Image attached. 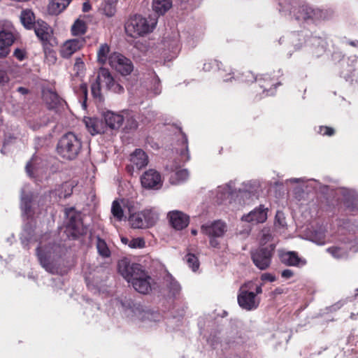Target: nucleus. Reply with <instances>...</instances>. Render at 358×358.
<instances>
[{
	"mask_svg": "<svg viewBox=\"0 0 358 358\" xmlns=\"http://www.w3.org/2000/svg\"><path fill=\"white\" fill-rule=\"evenodd\" d=\"M97 62L100 65L98 76L96 82L91 86L93 96L99 99H101V90L106 89L110 90L112 83L110 71L106 66H112V53L110 46L102 44L97 51Z\"/></svg>",
	"mask_w": 358,
	"mask_h": 358,
	"instance_id": "nucleus-1",
	"label": "nucleus"
},
{
	"mask_svg": "<svg viewBox=\"0 0 358 358\" xmlns=\"http://www.w3.org/2000/svg\"><path fill=\"white\" fill-rule=\"evenodd\" d=\"M119 273L138 292L145 294L151 290L152 278L139 264H130L127 259L119 261Z\"/></svg>",
	"mask_w": 358,
	"mask_h": 358,
	"instance_id": "nucleus-2",
	"label": "nucleus"
},
{
	"mask_svg": "<svg viewBox=\"0 0 358 358\" xmlns=\"http://www.w3.org/2000/svg\"><path fill=\"white\" fill-rule=\"evenodd\" d=\"M82 148L80 138L72 132L63 135L58 141L57 152L58 155L67 160L76 159Z\"/></svg>",
	"mask_w": 358,
	"mask_h": 358,
	"instance_id": "nucleus-3",
	"label": "nucleus"
},
{
	"mask_svg": "<svg viewBox=\"0 0 358 358\" xmlns=\"http://www.w3.org/2000/svg\"><path fill=\"white\" fill-rule=\"evenodd\" d=\"M55 245L50 234L43 236L36 249V255L41 265L50 273H55L57 268L52 261V255L55 252Z\"/></svg>",
	"mask_w": 358,
	"mask_h": 358,
	"instance_id": "nucleus-4",
	"label": "nucleus"
},
{
	"mask_svg": "<svg viewBox=\"0 0 358 358\" xmlns=\"http://www.w3.org/2000/svg\"><path fill=\"white\" fill-rule=\"evenodd\" d=\"M156 24V20H153L150 23L141 15H134L128 19L125 23L124 29L129 36L136 38L152 31Z\"/></svg>",
	"mask_w": 358,
	"mask_h": 358,
	"instance_id": "nucleus-5",
	"label": "nucleus"
},
{
	"mask_svg": "<svg viewBox=\"0 0 358 358\" xmlns=\"http://www.w3.org/2000/svg\"><path fill=\"white\" fill-rule=\"evenodd\" d=\"M279 85L275 78L268 73H265L257 77L256 82L252 86V91L255 97L260 99L273 95Z\"/></svg>",
	"mask_w": 358,
	"mask_h": 358,
	"instance_id": "nucleus-6",
	"label": "nucleus"
},
{
	"mask_svg": "<svg viewBox=\"0 0 358 358\" xmlns=\"http://www.w3.org/2000/svg\"><path fill=\"white\" fill-rule=\"evenodd\" d=\"M127 220L133 229H148L155 225L157 217L152 210L145 209L130 213Z\"/></svg>",
	"mask_w": 358,
	"mask_h": 358,
	"instance_id": "nucleus-7",
	"label": "nucleus"
},
{
	"mask_svg": "<svg viewBox=\"0 0 358 358\" xmlns=\"http://www.w3.org/2000/svg\"><path fill=\"white\" fill-rule=\"evenodd\" d=\"M83 122L92 135L104 133L108 128H112V112L110 110L103 111L101 120L85 117Z\"/></svg>",
	"mask_w": 358,
	"mask_h": 358,
	"instance_id": "nucleus-8",
	"label": "nucleus"
},
{
	"mask_svg": "<svg viewBox=\"0 0 358 358\" xmlns=\"http://www.w3.org/2000/svg\"><path fill=\"white\" fill-rule=\"evenodd\" d=\"M227 230L226 223L221 220H216L210 224H203L201 227V232L209 237L210 245L215 248L220 246L217 238L222 237Z\"/></svg>",
	"mask_w": 358,
	"mask_h": 358,
	"instance_id": "nucleus-9",
	"label": "nucleus"
},
{
	"mask_svg": "<svg viewBox=\"0 0 358 358\" xmlns=\"http://www.w3.org/2000/svg\"><path fill=\"white\" fill-rule=\"evenodd\" d=\"M275 246L271 244L261 246L251 252V258L254 264L260 270H266L271 263Z\"/></svg>",
	"mask_w": 358,
	"mask_h": 358,
	"instance_id": "nucleus-10",
	"label": "nucleus"
},
{
	"mask_svg": "<svg viewBox=\"0 0 358 358\" xmlns=\"http://www.w3.org/2000/svg\"><path fill=\"white\" fill-rule=\"evenodd\" d=\"M252 285L251 282L245 283L241 287L237 297L238 305L246 310L256 309L259 304V301L255 297V294L248 290V289H252Z\"/></svg>",
	"mask_w": 358,
	"mask_h": 358,
	"instance_id": "nucleus-11",
	"label": "nucleus"
},
{
	"mask_svg": "<svg viewBox=\"0 0 358 358\" xmlns=\"http://www.w3.org/2000/svg\"><path fill=\"white\" fill-rule=\"evenodd\" d=\"M4 27L0 31V58L6 57L9 52L10 47L15 41L13 26L10 22H0V27Z\"/></svg>",
	"mask_w": 358,
	"mask_h": 358,
	"instance_id": "nucleus-12",
	"label": "nucleus"
},
{
	"mask_svg": "<svg viewBox=\"0 0 358 358\" xmlns=\"http://www.w3.org/2000/svg\"><path fill=\"white\" fill-rule=\"evenodd\" d=\"M69 220L66 224L65 232L69 238L73 239L86 234L87 228L80 220V215L70 210L67 213Z\"/></svg>",
	"mask_w": 358,
	"mask_h": 358,
	"instance_id": "nucleus-13",
	"label": "nucleus"
},
{
	"mask_svg": "<svg viewBox=\"0 0 358 358\" xmlns=\"http://www.w3.org/2000/svg\"><path fill=\"white\" fill-rule=\"evenodd\" d=\"M138 203L131 199H122L113 201V218L118 221L126 220L125 213H130L138 209Z\"/></svg>",
	"mask_w": 358,
	"mask_h": 358,
	"instance_id": "nucleus-14",
	"label": "nucleus"
},
{
	"mask_svg": "<svg viewBox=\"0 0 358 358\" xmlns=\"http://www.w3.org/2000/svg\"><path fill=\"white\" fill-rule=\"evenodd\" d=\"M292 13L298 21L315 20L321 17V11L312 8L308 5H301L294 7Z\"/></svg>",
	"mask_w": 358,
	"mask_h": 358,
	"instance_id": "nucleus-15",
	"label": "nucleus"
},
{
	"mask_svg": "<svg viewBox=\"0 0 358 358\" xmlns=\"http://www.w3.org/2000/svg\"><path fill=\"white\" fill-rule=\"evenodd\" d=\"M141 185L146 189H159L162 186L161 174L155 169H149L141 177Z\"/></svg>",
	"mask_w": 358,
	"mask_h": 358,
	"instance_id": "nucleus-16",
	"label": "nucleus"
},
{
	"mask_svg": "<svg viewBox=\"0 0 358 358\" xmlns=\"http://www.w3.org/2000/svg\"><path fill=\"white\" fill-rule=\"evenodd\" d=\"M85 43L83 38H73L66 41L60 47L59 54L64 59L70 58L80 50Z\"/></svg>",
	"mask_w": 358,
	"mask_h": 358,
	"instance_id": "nucleus-17",
	"label": "nucleus"
},
{
	"mask_svg": "<svg viewBox=\"0 0 358 358\" xmlns=\"http://www.w3.org/2000/svg\"><path fill=\"white\" fill-rule=\"evenodd\" d=\"M114 66L116 71L120 73L122 76L130 74L134 69L131 61L117 52H113V67Z\"/></svg>",
	"mask_w": 358,
	"mask_h": 358,
	"instance_id": "nucleus-18",
	"label": "nucleus"
},
{
	"mask_svg": "<svg viewBox=\"0 0 358 358\" xmlns=\"http://www.w3.org/2000/svg\"><path fill=\"white\" fill-rule=\"evenodd\" d=\"M168 216L171 225L176 230H181L189 224V216L181 211H171L169 213Z\"/></svg>",
	"mask_w": 358,
	"mask_h": 358,
	"instance_id": "nucleus-19",
	"label": "nucleus"
},
{
	"mask_svg": "<svg viewBox=\"0 0 358 358\" xmlns=\"http://www.w3.org/2000/svg\"><path fill=\"white\" fill-rule=\"evenodd\" d=\"M279 257L281 263L287 266L299 267L306 264V260L299 257L294 251L282 252Z\"/></svg>",
	"mask_w": 358,
	"mask_h": 358,
	"instance_id": "nucleus-20",
	"label": "nucleus"
},
{
	"mask_svg": "<svg viewBox=\"0 0 358 358\" xmlns=\"http://www.w3.org/2000/svg\"><path fill=\"white\" fill-rule=\"evenodd\" d=\"M34 31L37 37L43 42L50 41L52 35V28L44 21L38 20L34 26Z\"/></svg>",
	"mask_w": 358,
	"mask_h": 358,
	"instance_id": "nucleus-21",
	"label": "nucleus"
},
{
	"mask_svg": "<svg viewBox=\"0 0 358 358\" xmlns=\"http://www.w3.org/2000/svg\"><path fill=\"white\" fill-rule=\"evenodd\" d=\"M130 161L133 169L136 167L137 170H140L148 165V157L143 150L138 148L130 155Z\"/></svg>",
	"mask_w": 358,
	"mask_h": 358,
	"instance_id": "nucleus-22",
	"label": "nucleus"
},
{
	"mask_svg": "<svg viewBox=\"0 0 358 358\" xmlns=\"http://www.w3.org/2000/svg\"><path fill=\"white\" fill-rule=\"evenodd\" d=\"M267 213L263 206H260L250 212L248 214L243 215L242 220L248 222L262 223L266 221Z\"/></svg>",
	"mask_w": 358,
	"mask_h": 358,
	"instance_id": "nucleus-23",
	"label": "nucleus"
},
{
	"mask_svg": "<svg viewBox=\"0 0 358 358\" xmlns=\"http://www.w3.org/2000/svg\"><path fill=\"white\" fill-rule=\"evenodd\" d=\"M43 99L49 109H55L64 103L55 92L49 89L43 91Z\"/></svg>",
	"mask_w": 358,
	"mask_h": 358,
	"instance_id": "nucleus-24",
	"label": "nucleus"
},
{
	"mask_svg": "<svg viewBox=\"0 0 358 358\" xmlns=\"http://www.w3.org/2000/svg\"><path fill=\"white\" fill-rule=\"evenodd\" d=\"M20 21L27 29H31L36 21L34 12L30 9L23 10L20 14Z\"/></svg>",
	"mask_w": 358,
	"mask_h": 358,
	"instance_id": "nucleus-25",
	"label": "nucleus"
},
{
	"mask_svg": "<svg viewBox=\"0 0 358 358\" xmlns=\"http://www.w3.org/2000/svg\"><path fill=\"white\" fill-rule=\"evenodd\" d=\"M71 0H52L48 5V11L52 15H57L63 11Z\"/></svg>",
	"mask_w": 358,
	"mask_h": 358,
	"instance_id": "nucleus-26",
	"label": "nucleus"
},
{
	"mask_svg": "<svg viewBox=\"0 0 358 358\" xmlns=\"http://www.w3.org/2000/svg\"><path fill=\"white\" fill-rule=\"evenodd\" d=\"M172 6L171 0H153L152 8L159 15H164Z\"/></svg>",
	"mask_w": 358,
	"mask_h": 358,
	"instance_id": "nucleus-27",
	"label": "nucleus"
},
{
	"mask_svg": "<svg viewBox=\"0 0 358 358\" xmlns=\"http://www.w3.org/2000/svg\"><path fill=\"white\" fill-rule=\"evenodd\" d=\"M31 199L32 195L26 194L25 189H22L21 196V209L23 214L26 215L28 217L31 216Z\"/></svg>",
	"mask_w": 358,
	"mask_h": 358,
	"instance_id": "nucleus-28",
	"label": "nucleus"
},
{
	"mask_svg": "<svg viewBox=\"0 0 358 358\" xmlns=\"http://www.w3.org/2000/svg\"><path fill=\"white\" fill-rule=\"evenodd\" d=\"M87 29V24L83 20L78 18L75 20L71 27V34L74 36L84 35Z\"/></svg>",
	"mask_w": 358,
	"mask_h": 358,
	"instance_id": "nucleus-29",
	"label": "nucleus"
},
{
	"mask_svg": "<svg viewBox=\"0 0 358 358\" xmlns=\"http://www.w3.org/2000/svg\"><path fill=\"white\" fill-rule=\"evenodd\" d=\"M223 66V64L217 60V59H211L206 63H204L203 69L205 71H218L220 73V76L224 78V76L222 74V71H227L225 69H222L221 66Z\"/></svg>",
	"mask_w": 358,
	"mask_h": 358,
	"instance_id": "nucleus-30",
	"label": "nucleus"
},
{
	"mask_svg": "<svg viewBox=\"0 0 358 358\" xmlns=\"http://www.w3.org/2000/svg\"><path fill=\"white\" fill-rule=\"evenodd\" d=\"M257 77L250 70H244L236 76V79L243 83H252L256 82Z\"/></svg>",
	"mask_w": 358,
	"mask_h": 358,
	"instance_id": "nucleus-31",
	"label": "nucleus"
},
{
	"mask_svg": "<svg viewBox=\"0 0 358 358\" xmlns=\"http://www.w3.org/2000/svg\"><path fill=\"white\" fill-rule=\"evenodd\" d=\"M181 148L180 149V155L181 157V160L183 162H187L189 159V154L188 150V140L186 134L183 132H181Z\"/></svg>",
	"mask_w": 358,
	"mask_h": 358,
	"instance_id": "nucleus-32",
	"label": "nucleus"
},
{
	"mask_svg": "<svg viewBox=\"0 0 358 358\" xmlns=\"http://www.w3.org/2000/svg\"><path fill=\"white\" fill-rule=\"evenodd\" d=\"M125 115V121H124V127L123 129L126 132H129V131L135 130L138 127V122L134 118L133 116L130 115L128 111L124 112Z\"/></svg>",
	"mask_w": 358,
	"mask_h": 358,
	"instance_id": "nucleus-33",
	"label": "nucleus"
},
{
	"mask_svg": "<svg viewBox=\"0 0 358 358\" xmlns=\"http://www.w3.org/2000/svg\"><path fill=\"white\" fill-rule=\"evenodd\" d=\"M185 260L189 268L193 271H196L199 269L200 263L198 257L192 253H187L185 257Z\"/></svg>",
	"mask_w": 358,
	"mask_h": 358,
	"instance_id": "nucleus-34",
	"label": "nucleus"
},
{
	"mask_svg": "<svg viewBox=\"0 0 358 358\" xmlns=\"http://www.w3.org/2000/svg\"><path fill=\"white\" fill-rule=\"evenodd\" d=\"M73 183L72 182H66L62 184L59 189V196L66 198L72 194Z\"/></svg>",
	"mask_w": 358,
	"mask_h": 358,
	"instance_id": "nucleus-35",
	"label": "nucleus"
},
{
	"mask_svg": "<svg viewBox=\"0 0 358 358\" xmlns=\"http://www.w3.org/2000/svg\"><path fill=\"white\" fill-rule=\"evenodd\" d=\"M327 251L336 258H341L346 255V251L340 247L332 246L327 249Z\"/></svg>",
	"mask_w": 358,
	"mask_h": 358,
	"instance_id": "nucleus-36",
	"label": "nucleus"
},
{
	"mask_svg": "<svg viewBox=\"0 0 358 358\" xmlns=\"http://www.w3.org/2000/svg\"><path fill=\"white\" fill-rule=\"evenodd\" d=\"M96 246L98 252L103 257H108L110 255V250L103 240L98 238Z\"/></svg>",
	"mask_w": 358,
	"mask_h": 358,
	"instance_id": "nucleus-37",
	"label": "nucleus"
},
{
	"mask_svg": "<svg viewBox=\"0 0 358 358\" xmlns=\"http://www.w3.org/2000/svg\"><path fill=\"white\" fill-rule=\"evenodd\" d=\"M85 69V63L81 57H77L75 61L73 66V70L78 76H80L84 73Z\"/></svg>",
	"mask_w": 358,
	"mask_h": 358,
	"instance_id": "nucleus-38",
	"label": "nucleus"
},
{
	"mask_svg": "<svg viewBox=\"0 0 358 358\" xmlns=\"http://www.w3.org/2000/svg\"><path fill=\"white\" fill-rule=\"evenodd\" d=\"M124 112L123 114H115L113 113V129L121 127L125 121Z\"/></svg>",
	"mask_w": 358,
	"mask_h": 358,
	"instance_id": "nucleus-39",
	"label": "nucleus"
},
{
	"mask_svg": "<svg viewBox=\"0 0 358 358\" xmlns=\"http://www.w3.org/2000/svg\"><path fill=\"white\" fill-rule=\"evenodd\" d=\"M122 306L126 308L131 309L132 311H134L135 310H140V304L136 303L133 300L131 299H127L125 298L124 301H121Z\"/></svg>",
	"mask_w": 358,
	"mask_h": 358,
	"instance_id": "nucleus-40",
	"label": "nucleus"
},
{
	"mask_svg": "<svg viewBox=\"0 0 358 358\" xmlns=\"http://www.w3.org/2000/svg\"><path fill=\"white\" fill-rule=\"evenodd\" d=\"M100 9L103 13L106 16H112V3L111 0H104L102 3Z\"/></svg>",
	"mask_w": 358,
	"mask_h": 358,
	"instance_id": "nucleus-41",
	"label": "nucleus"
},
{
	"mask_svg": "<svg viewBox=\"0 0 358 358\" xmlns=\"http://www.w3.org/2000/svg\"><path fill=\"white\" fill-rule=\"evenodd\" d=\"M318 133L322 136H332L336 131L333 127L327 126H320Z\"/></svg>",
	"mask_w": 358,
	"mask_h": 358,
	"instance_id": "nucleus-42",
	"label": "nucleus"
},
{
	"mask_svg": "<svg viewBox=\"0 0 358 358\" xmlns=\"http://www.w3.org/2000/svg\"><path fill=\"white\" fill-rule=\"evenodd\" d=\"M145 241L141 238H134L130 244H129V246L131 247V248H142L145 246Z\"/></svg>",
	"mask_w": 358,
	"mask_h": 358,
	"instance_id": "nucleus-43",
	"label": "nucleus"
},
{
	"mask_svg": "<svg viewBox=\"0 0 358 358\" xmlns=\"http://www.w3.org/2000/svg\"><path fill=\"white\" fill-rule=\"evenodd\" d=\"M45 57L48 62L50 64H54L57 61L55 52L52 50L45 51Z\"/></svg>",
	"mask_w": 358,
	"mask_h": 358,
	"instance_id": "nucleus-44",
	"label": "nucleus"
},
{
	"mask_svg": "<svg viewBox=\"0 0 358 358\" xmlns=\"http://www.w3.org/2000/svg\"><path fill=\"white\" fill-rule=\"evenodd\" d=\"M176 178L179 180H185L188 178L189 173L186 169L179 170L176 173Z\"/></svg>",
	"mask_w": 358,
	"mask_h": 358,
	"instance_id": "nucleus-45",
	"label": "nucleus"
},
{
	"mask_svg": "<svg viewBox=\"0 0 358 358\" xmlns=\"http://www.w3.org/2000/svg\"><path fill=\"white\" fill-rule=\"evenodd\" d=\"M13 55L18 60L22 61L25 58L26 52L23 49L16 48Z\"/></svg>",
	"mask_w": 358,
	"mask_h": 358,
	"instance_id": "nucleus-46",
	"label": "nucleus"
},
{
	"mask_svg": "<svg viewBox=\"0 0 358 358\" xmlns=\"http://www.w3.org/2000/svg\"><path fill=\"white\" fill-rule=\"evenodd\" d=\"M80 91L83 94V96H84L83 106L84 108H86V100H87V85L85 83L80 84Z\"/></svg>",
	"mask_w": 358,
	"mask_h": 358,
	"instance_id": "nucleus-47",
	"label": "nucleus"
},
{
	"mask_svg": "<svg viewBox=\"0 0 358 358\" xmlns=\"http://www.w3.org/2000/svg\"><path fill=\"white\" fill-rule=\"evenodd\" d=\"M9 80L8 76L6 72L3 70L0 69V87L3 86Z\"/></svg>",
	"mask_w": 358,
	"mask_h": 358,
	"instance_id": "nucleus-48",
	"label": "nucleus"
},
{
	"mask_svg": "<svg viewBox=\"0 0 358 358\" xmlns=\"http://www.w3.org/2000/svg\"><path fill=\"white\" fill-rule=\"evenodd\" d=\"M261 280L262 281L274 282L276 280V278L274 275L269 273H264L261 275Z\"/></svg>",
	"mask_w": 358,
	"mask_h": 358,
	"instance_id": "nucleus-49",
	"label": "nucleus"
},
{
	"mask_svg": "<svg viewBox=\"0 0 358 358\" xmlns=\"http://www.w3.org/2000/svg\"><path fill=\"white\" fill-rule=\"evenodd\" d=\"M294 275V272L290 269H285L281 273V276L284 278L288 279Z\"/></svg>",
	"mask_w": 358,
	"mask_h": 358,
	"instance_id": "nucleus-50",
	"label": "nucleus"
},
{
	"mask_svg": "<svg viewBox=\"0 0 358 358\" xmlns=\"http://www.w3.org/2000/svg\"><path fill=\"white\" fill-rule=\"evenodd\" d=\"M123 91V87L121 86L119 83H115V80L113 79V92L120 93Z\"/></svg>",
	"mask_w": 358,
	"mask_h": 358,
	"instance_id": "nucleus-51",
	"label": "nucleus"
},
{
	"mask_svg": "<svg viewBox=\"0 0 358 358\" xmlns=\"http://www.w3.org/2000/svg\"><path fill=\"white\" fill-rule=\"evenodd\" d=\"M91 9V6L88 2H85L83 5V10L84 12H87Z\"/></svg>",
	"mask_w": 358,
	"mask_h": 358,
	"instance_id": "nucleus-52",
	"label": "nucleus"
},
{
	"mask_svg": "<svg viewBox=\"0 0 358 358\" xmlns=\"http://www.w3.org/2000/svg\"><path fill=\"white\" fill-rule=\"evenodd\" d=\"M262 285L263 284H261L260 285L255 287V292H254L255 296L262 293Z\"/></svg>",
	"mask_w": 358,
	"mask_h": 358,
	"instance_id": "nucleus-53",
	"label": "nucleus"
},
{
	"mask_svg": "<svg viewBox=\"0 0 358 358\" xmlns=\"http://www.w3.org/2000/svg\"><path fill=\"white\" fill-rule=\"evenodd\" d=\"M17 92H20L22 94H26L28 93V90L23 87H20L17 88Z\"/></svg>",
	"mask_w": 358,
	"mask_h": 358,
	"instance_id": "nucleus-54",
	"label": "nucleus"
},
{
	"mask_svg": "<svg viewBox=\"0 0 358 358\" xmlns=\"http://www.w3.org/2000/svg\"><path fill=\"white\" fill-rule=\"evenodd\" d=\"M31 166V162H28L26 166V171L29 176H32V173H31V170H30Z\"/></svg>",
	"mask_w": 358,
	"mask_h": 358,
	"instance_id": "nucleus-55",
	"label": "nucleus"
},
{
	"mask_svg": "<svg viewBox=\"0 0 358 358\" xmlns=\"http://www.w3.org/2000/svg\"><path fill=\"white\" fill-rule=\"evenodd\" d=\"M357 43H358V41H357ZM349 44H350L351 46H353V47H356V46H357V42H355V41H350V42H349Z\"/></svg>",
	"mask_w": 358,
	"mask_h": 358,
	"instance_id": "nucleus-56",
	"label": "nucleus"
},
{
	"mask_svg": "<svg viewBox=\"0 0 358 358\" xmlns=\"http://www.w3.org/2000/svg\"><path fill=\"white\" fill-rule=\"evenodd\" d=\"M121 241H122V243H124V244H127V241H128V239H127V238L122 237Z\"/></svg>",
	"mask_w": 358,
	"mask_h": 358,
	"instance_id": "nucleus-57",
	"label": "nucleus"
},
{
	"mask_svg": "<svg viewBox=\"0 0 358 358\" xmlns=\"http://www.w3.org/2000/svg\"><path fill=\"white\" fill-rule=\"evenodd\" d=\"M21 241H22V244L26 246L27 245V243H25L27 241L25 240V238L24 237H21Z\"/></svg>",
	"mask_w": 358,
	"mask_h": 358,
	"instance_id": "nucleus-58",
	"label": "nucleus"
},
{
	"mask_svg": "<svg viewBox=\"0 0 358 358\" xmlns=\"http://www.w3.org/2000/svg\"><path fill=\"white\" fill-rule=\"evenodd\" d=\"M191 232H192V234L193 235H196V234H197V231H196V229H192Z\"/></svg>",
	"mask_w": 358,
	"mask_h": 358,
	"instance_id": "nucleus-59",
	"label": "nucleus"
},
{
	"mask_svg": "<svg viewBox=\"0 0 358 358\" xmlns=\"http://www.w3.org/2000/svg\"><path fill=\"white\" fill-rule=\"evenodd\" d=\"M231 78H230V79H231ZM224 80H229V78H224Z\"/></svg>",
	"mask_w": 358,
	"mask_h": 358,
	"instance_id": "nucleus-60",
	"label": "nucleus"
}]
</instances>
